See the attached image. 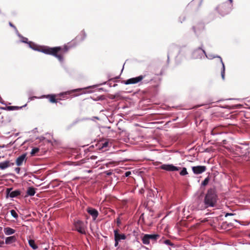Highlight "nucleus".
Listing matches in <instances>:
<instances>
[{
    "mask_svg": "<svg viewBox=\"0 0 250 250\" xmlns=\"http://www.w3.org/2000/svg\"><path fill=\"white\" fill-rule=\"evenodd\" d=\"M35 193V188L33 187H29L26 191L27 194L30 196H34Z\"/></svg>",
    "mask_w": 250,
    "mask_h": 250,
    "instance_id": "393cba45",
    "label": "nucleus"
},
{
    "mask_svg": "<svg viewBox=\"0 0 250 250\" xmlns=\"http://www.w3.org/2000/svg\"><path fill=\"white\" fill-rule=\"evenodd\" d=\"M28 45L30 48L34 50L55 57L62 63L63 67L66 70V67L63 65V57L62 54L59 53L60 51L62 50V47L56 46L51 47L48 46H42L39 47L35 43L32 42H28Z\"/></svg>",
    "mask_w": 250,
    "mask_h": 250,
    "instance_id": "f257e3e1",
    "label": "nucleus"
},
{
    "mask_svg": "<svg viewBox=\"0 0 250 250\" xmlns=\"http://www.w3.org/2000/svg\"><path fill=\"white\" fill-rule=\"evenodd\" d=\"M106 82H104V83H101L100 84L102 85V84H106Z\"/></svg>",
    "mask_w": 250,
    "mask_h": 250,
    "instance_id": "864d4df0",
    "label": "nucleus"
},
{
    "mask_svg": "<svg viewBox=\"0 0 250 250\" xmlns=\"http://www.w3.org/2000/svg\"><path fill=\"white\" fill-rule=\"evenodd\" d=\"M81 90H82V89L78 88V89H76L73 90V91H80Z\"/></svg>",
    "mask_w": 250,
    "mask_h": 250,
    "instance_id": "de8ad7c7",
    "label": "nucleus"
},
{
    "mask_svg": "<svg viewBox=\"0 0 250 250\" xmlns=\"http://www.w3.org/2000/svg\"><path fill=\"white\" fill-rule=\"evenodd\" d=\"M205 57L209 59L212 60L214 58H217L218 59L219 63L221 64V77L223 80H225V64L223 62L222 59L220 56L215 55L211 54H207L206 53V55H205Z\"/></svg>",
    "mask_w": 250,
    "mask_h": 250,
    "instance_id": "39448f33",
    "label": "nucleus"
},
{
    "mask_svg": "<svg viewBox=\"0 0 250 250\" xmlns=\"http://www.w3.org/2000/svg\"><path fill=\"white\" fill-rule=\"evenodd\" d=\"M0 238L3 239L4 238V236L3 234H0Z\"/></svg>",
    "mask_w": 250,
    "mask_h": 250,
    "instance_id": "09e8293b",
    "label": "nucleus"
},
{
    "mask_svg": "<svg viewBox=\"0 0 250 250\" xmlns=\"http://www.w3.org/2000/svg\"><path fill=\"white\" fill-rule=\"evenodd\" d=\"M114 240H116L119 242H121V240H125L126 238V236L125 234L119 233L117 229L114 230Z\"/></svg>",
    "mask_w": 250,
    "mask_h": 250,
    "instance_id": "ddd939ff",
    "label": "nucleus"
},
{
    "mask_svg": "<svg viewBox=\"0 0 250 250\" xmlns=\"http://www.w3.org/2000/svg\"><path fill=\"white\" fill-rule=\"evenodd\" d=\"M148 76V74L147 73H144L143 74L138 77L127 79L124 82V83L125 84H135L142 81L144 79L146 78V77Z\"/></svg>",
    "mask_w": 250,
    "mask_h": 250,
    "instance_id": "0eeeda50",
    "label": "nucleus"
},
{
    "mask_svg": "<svg viewBox=\"0 0 250 250\" xmlns=\"http://www.w3.org/2000/svg\"><path fill=\"white\" fill-rule=\"evenodd\" d=\"M17 36L21 39L20 42H21L25 43L28 44V42H29L27 38L22 36L21 35L18 30H17Z\"/></svg>",
    "mask_w": 250,
    "mask_h": 250,
    "instance_id": "b1692460",
    "label": "nucleus"
},
{
    "mask_svg": "<svg viewBox=\"0 0 250 250\" xmlns=\"http://www.w3.org/2000/svg\"><path fill=\"white\" fill-rule=\"evenodd\" d=\"M40 98H46L48 99L49 101L51 103H57L58 102V99H56V95L55 94H48L43 95L41 96Z\"/></svg>",
    "mask_w": 250,
    "mask_h": 250,
    "instance_id": "2eb2a0df",
    "label": "nucleus"
},
{
    "mask_svg": "<svg viewBox=\"0 0 250 250\" xmlns=\"http://www.w3.org/2000/svg\"><path fill=\"white\" fill-rule=\"evenodd\" d=\"M105 173L107 175H111L112 174V172L111 171H105Z\"/></svg>",
    "mask_w": 250,
    "mask_h": 250,
    "instance_id": "a18cd8bd",
    "label": "nucleus"
},
{
    "mask_svg": "<svg viewBox=\"0 0 250 250\" xmlns=\"http://www.w3.org/2000/svg\"><path fill=\"white\" fill-rule=\"evenodd\" d=\"M35 99H40V97H37L36 96H33V97H29L28 99V100H29V101H30L33 100Z\"/></svg>",
    "mask_w": 250,
    "mask_h": 250,
    "instance_id": "e433bc0d",
    "label": "nucleus"
},
{
    "mask_svg": "<svg viewBox=\"0 0 250 250\" xmlns=\"http://www.w3.org/2000/svg\"><path fill=\"white\" fill-rule=\"evenodd\" d=\"M16 241L17 238L16 236H11L7 237L5 238V243L7 245H10L13 243L15 242Z\"/></svg>",
    "mask_w": 250,
    "mask_h": 250,
    "instance_id": "6ab92c4d",
    "label": "nucleus"
},
{
    "mask_svg": "<svg viewBox=\"0 0 250 250\" xmlns=\"http://www.w3.org/2000/svg\"><path fill=\"white\" fill-rule=\"evenodd\" d=\"M4 242L3 241H0V248L2 247L4 244Z\"/></svg>",
    "mask_w": 250,
    "mask_h": 250,
    "instance_id": "c03bdc74",
    "label": "nucleus"
},
{
    "mask_svg": "<svg viewBox=\"0 0 250 250\" xmlns=\"http://www.w3.org/2000/svg\"><path fill=\"white\" fill-rule=\"evenodd\" d=\"M26 156V153H23L19 157H18L16 161V164L17 166H21L24 161H25V158Z\"/></svg>",
    "mask_w": 250,
    "mask_h": 250,
    "instance_id": "a211bd4d",
    "label": "nucleus"
},
{
    "mask_svg": "<svg viewBox=\"0 0 250 250\" xmlns=\"http://www.w3.org/2000/svg\"><path fill=\"white\" fill-rule=\"evenodd\" d=\"M203 44L201 45L194 49L191 53V58L192 59H203L205 58V55H206V51L203 48Z\"/></svg>",
    "mask_w": 250,
    "mask_h": 250,
    "instance_id": "20e7f679",
    "label": "nucleus"
},
{
    "mask_svg": "<svg viewBox=\"0 0 250 250\" xmlns=\"http://www.w3.org/2000/svg\"><path fill=\"white\" fill-rule=\"evenodd\" d=\"M9 24L10 26L13 27L16 30V31L17 32V29L16 27L11 22H10Z\"/></svg>",
    "mask_w": 250,
    "mask_h": 250,
    "instance_id": "37998d69",
    "label": "nucleus"
},
{
    "mask_svg": "<svg viewBox=\"0 0 250 250\" xmlns=\"http://www.w3.org/2000/svg\"><path fill=\"white\" fill-rule=\"evenodd\" d=\"M234 221H235V222H237V223H240V222H239L238 220H237L234 219Z\"/></svg>",
    "mask_w": 250,
    "mask_h": 250,
    "instance_id": "603ef678",
    "label": "nucleus"
},
{
    "mask_svg": "<svg viewBox=\"0 0 250 250\" xmlns=\"http://www.w3.org/2000/svg\"><path fill=\"white\" fill-rule=\"evenodd\" d=\"M234 215V214H233V213H226L225 214V216L226 217H228V216H233V215Z\"/></svg>",
    "mask_w": 250,
    "mask_h": 250,
    "instance_id": "a19ab883",
    "label": "nucleus"
},
{
    "mask_svg": "<svg viewBox=\"0 0 250 250\" xmlns=\"http://www.w3.org/2000/svg\"><path fill=\"white\" fill-rule=\"evenodd\" d=\"M87 211L91 215L93 220H95L99 215V212L97 210L92 208H87Z\"/></svg>",
    "mask_w": 250,
    "mask_h": 250,
    "instance_id": "f3484780",
    "label": "nucleus"
},
{
    "mask_svg": "<svg viewBox=\"0 0 250 250\" xmlns=\"http://www.w3.org/2000/svg\"><path fill=\"white\" fill-rule=\"evenodd\" d=\"M6 193L7 196H9L11 198H14L20 195L21 194V192L19 190L12 191V188H7Z\"/></svg>",
    "mask_w": 250,
    "mask_h": 250,
    "instance_id": "4468645a",
    "label": "nucleus"
},
{
    "mask_svg": "<svg viewBox=\"0 0 250 250\" xmlns=\"http://www.w3.org/2000/svg\"><path fill=\"white\" fill-rule=\"evenodd\" d=\"M90 87H90V86H88V87H87L85 88V89H86V88H90Z\"/></svg>",
    "mask_w": 250,
    "mask_h": 250,
    "instance_id": "6e6d98bb",
    "label": "nucleus"
},
{
    "mask_svg": "<svg viewBox=\"0 0 250 250\" xmlns=\"http://www.w3.org/2000/svg\"><path fill=\"white\" fill-rule=\"evenodd\" d=\"M75 229L81 234L86 233V226L83 222L78 220L74 222Z\"/></svg>",
    "mask_w": 250,
    "mask_h": 250,
    "instance_id": "6e6552de",
    "label": "nucleus"
},
{
    "mask_svg": "<svg viewBox=\"0 0 250 250\" xmlns=\"http://www.w3.org/2000/svg\"><path fill=\"white\" fill-rule=\"evenodd\" d=\"M1 10H0V14H1Z\"/></svg>",
    "mask_w": 250,
    "mask_h": 250,
    "instance_id": "052dcab7",
    "label": "nucleus"
},
{
    "mask_svg": "<svg viewBox=\"0 0 250 250\" xmlns=\"http://www.w3.org/2000/svg\"><path fill=\"white\" fill-rule=\"evenodd\" d=\"M175 48V46L174 45H171L170 47H169V50H168V52L167 53V61H169V56H170V50H173Z\"/></svg>",
    "mask_w": 250,
    "mask_h": 250,
    "instance_id": "473e14b6",
    "label": "nucleus"
},
{
    "mask_svg": "<svg viewBox=\"0 0 250 250\" xmlns=\"http://www.w3.org/2000/svg\"><path fill=\"white\" fill-rule=\"evenodd\" d=\"M69 94V92L67 91L65 92L61 93L59 94L60 96H64V95H66Z\"/></svg>",
    "mask_w": 250,
    "mask_h": 250,
    "instance_id": "c9c22d12",
    "label": "nucleus"
},
{
    "mask_svg": "<svg viewBox=\"0 0 250 250\" xmlns=\"http://www.w3.org/2000/svg\"><path fill=\"white\" fill-rule=\"evenodd\" d=\"M10 166V162L9 161H5L0 163V168L1 169H5Z\"/></svg>",
    "mask_w": 250,
    "mask_h": 250,
    "instance_id": "5701e85b",
    "label": "nucleus"
},
{
    "mask_svg": "<svg viewBox=\"0 0 250 250\" xmlns=\"http://www.w3.org/2000/svg\"><path fill=\"white\" fill-rule=\"evenodd\" d=\"M100 90H103V88H100Z\"/></svg>",
    "mask_w": 250,
    "mask_h": 250,
    "instance_id": "4d7b16f0",
    "label": "nucleus"
},
{
    "mask_svg": "<svg viewBox=\"0 0 250 250\" xmlns=\"http://www.w3.org/2000/svg\"><path fill=\"white\" fill-rule=\"evenodd\" d=\"M109 86H111V84H109Z\"/></svg>",
    "mask_w": 250,
    "mask_h": 250,
    "instance_id": "bf43d9fd",
    "label": "nucleus"
},
{
    "mask_svg": "<svg viewBox=\"0 0 250 250\" xmlns=\"http://www.w3.org/2000/svg\"><path fill=\"white\" fill-rule=\"evenodd\" d=\"M2 230V228L0 227V231Z\"/></svg>",
    "mask_w": 250,
    "mask_h": 250,
    "instance_id": "5fc2aeb1",
    "label": "nucleus"
},
{
    "mask_svg": "<svg viewBox=\"0 0 250 250\" xmlns=\"http://www.w3.org/2000/svg\"><path fill=\"white\" fill-rule=\"evenodd\" d=\"M86 37V34L84 30H83L75 38V42H76L77 43H80L83 41Z\"/></svg>",
    "mask_w": 250,
    "mask_h": 250,
    "instance_id": "dca6fc26",
    "label": "nucleus"
},
{
    "mask_svg": "<svg viewBox=\"0 0 250 250\" xmlns=\"http://www.w3.org/2000/svg\"><path fill=\"white\" fill-rule=\"evenodd\" d=\"M116 96L115 95H112L111 96V97H110V99H115Z\"/></svg>",
    "mask_w": 250,
    "mask_h": 250,
    "instance_id": "49530a36",
    "label": "nucleus"
},
{
    "mask_svg": "<svg viewBox=\"0 0 250 250\" xmlns=\"http://www.w3.org/2000/svg\"><path fill=\"white\" fill-rule=\"evenodd\" d=\"M192 29L197 37H199L205 30V25L202 22L197 23L192 26Z\"/></svg>",
    "mask_w": 250,
    "mask_h": 250,
    "instance_id": "1a4fd4ad",
    "label": "nucleus"
},
{
    "mask_svg": "<svg viewBox=\"0 0 250 250\" xmlns=\"http://www.w3.org/2000/svg\"><path fill=\"white\" fill-rule=\"evenodd\" d=\"M119 242L117 241L116 240H115V244H114V246L115 247H118V245H119Z\"/></svg>",
    "mask_w": 250,
    "mask_h": 250,
    "instance_id": "79ce46f5",
    "label": "nucleus"
},
{
    "mask_svg": "<svg viewBox=\"0 0 250 250\" xmlns=\"http://www.w3.org/2000/svg\"><path fill=\"white\" fill-rule=\"evenodd\" d=\"M26 105V104H24L23 106H8L5 107H3L2 109H6L9 111L16 110L21 109L22 107H25Z\"/></svg>",
    "mask_w": 250,
    "mask_h": 250,
    "instance_id": "aec40b11",
    "label": "nucleus"
},
{
    "mask_svg": "<svg viewBox=\"0 0 250 250\" xmlns=\"http://www.w3.org/2000/svg\"><path fill=\"white\" fill-rule=\"evenodd\" d=\"M20 170H21V169L19 167H16L15 169V171L16 172V173L17 174H20Z\"/></svg>",
    "mask_w": 250,
    "mask_h": 250,
    "instance_id": "ea45409f",
    "label": "nucleus"
},
{
    "mask_svg": "<svg viewBox=\"0 0 250 250\" xmlns=\"http://www.w3.org/2000/svg\"><path fill=\"white\" fill-rule=\"evenodd\" d=\"M160 168L167 171H176L179 170L180 167L174 166L172 164H163L160 166Z\"/></svg>",
    "mask_w": 250,
    "mask_h": 250,
    "instance_id": "9d476101",
    "label": "nucleus"
},
{
    "mask_svg": "<svg viewBox=\"0 0 250 250\" xmlns=\"http://www.w3.org/2000/svg\"><path fill=\"white\" fill-rule=\"evenodd\" d=\"M145 73H147L148 74V76H146V78L142 80V83L147 84L151 82L153 80V78L152 74L149 72H146Z\"/></svg>",
    "mask_w": 250,
    "mask_h": 250,
    "instance_id": "412c9836",
    "label": "nucleus"
},
{
    "mask_svg": "<svg viewBox=\"0 0 250 250\" xmlns=\"http://www.w3.org/2000/svg\"><path fill=\"white\" fill-rule=\"evenodd\" d=\"M207 169V167L205 166H197L192 167L193 172L195 174H201L205 172Z\"/></svg>",
    "mask_w": 250,
    "mask_h": 250,
    "instance_id": "f8f14e48",
    "label": "nucleus"
},
{
    "mask_svg": "<svg viewBox=\"0 0 250 250\" xmlns=\"http://www.w3.org/2000/svg\"><path fill=\"white\" fill-rule=\"evenodd\" d=\"M109 142L108 141H105L104 142H102L100 144V148H104L108 146Z\"/></svg>",
    "mask_w": 250,
    "mask_h": 250,
    "instance_id": "cd10ccee",
    "label": "nucleus"
},
{
    "mask_svg": "<svg viewBox=\"0 0 250 250\" xmlns=\"http://www.w3.org/2000/svg\"><path fill=\"white\" fill-rule=\"evenodd\" d=\"M228 6L229 5L225 2L219 5L218 7L219 14L223 16L229 13L230 12H228L227 11V8Z\"/></svg>",
    "mask_w": 250,
    "mask_h": 250,
    "instance_id": "9b49d317",
    "label": "nucleus"
},
{
    "mask_svg": "<svg viewBox=\"0 0 250 250\" xmlns=\"http://www.w3.org/2000/svg\"><path fill=\"white\" fill-rule=\"evenodd\" d=\"M67 51V48H65V51Z\"/></svg>",
    "mask_w": 250,
    "mask_h": 250,
    "instance_id": "13d9d810",
    "label": "nucleus"
},
{
    "mask_svg": "<svg viewBox=\"0 0 250 250\" xmlns=\"http://www.w3.org/2000/svg\"><path fill=\"white\" fill-rule=\"evenodd\" d=\"M11 215L15 219H17L18 217V215L16 211L12 209L10 210Z\"/></svg>",
    "mask_w": 250,
    "mask_h": 250,
    "instance_id": "7c9ffc66",
    "label": "nucleus"
},
{
    "mask_svg": "<svg viewBox=\"0 0 250 250\" xmlns=\"http://www.w3.org/2000/svg\"><path fill=\"white\" fill-rule=\"evenodd\" d=\"M5 147H6V146H5V145L0 146V148H4Z\"/></svg>",
    "mask_w": 250,
    "mask_h": 250,
    "instance_id": "8fccbe9b",
    "label": "nucleus"
},
{
    "mask_svg": "<svg viewBox=\"0 0 250 250\" xmlns=\"http://www.w3.org/2000/svg\"><path fill=\"white\" fill-rule=\"evenodd\" d=\"M28 244L29 246L33 249L36 250L38 248V246L36 245L35 241L32 239L28 240Z\"/></svg>",
    "mask_w": 250,
    "mask_h": 250,
    "instance_id": "a878e982",
    "label": "nucleus"
},
{
    "mask_svg": "<svg viewBox=\"0 0 250 250\" xmlns=\"http://www.w3.org/2000/svg\"><path fill=\"white\" fill-rule=\"evenodd\" d=\"M186 18L185 16H183V17H179V21L181 22V23H182L183 21H185Z\"/></svg>",
    "mask_w": 250,
    "mask_h": 250,
    "instance_id": "4c0bfd02",
    "label": "nucleus"
},
{
    "mask_svg": "<svg viewBox=\"0 0 250 250\" xmlns=\"http://www.w3.org/2000/svg\"><path fill=\"white\" fill-rule=\"evenodd\" d=\"M249 237H250V234H249Z\"/></svg>",
    "mask_w": 250,
    "mask_h": 250,
    "instance_id": "680f3d73",
    "label": "nucleus"
},
{
    "mask_svg": "<svg viewBox=\"0 0 250 250\" xmlns=\"http://www.w3.org/2000/svg\"><path fill=\"white\" fill-rule=\"evenodd\" d=\"M209 178L208 177H207L205 179V180L202 182L201 185L203 186H205L207 185L209 182Z\"/></svg>",
    "mask_w": 250,
    "mask_h": 250,
    "instance_id": "2f4dec72",
    "label": "nucleus"
},
{
    "mask_svg": "<svg viewBox=\"0 0 250 250\" xmlns=\"http://www.w3.org/2000/svg\"><path fill=\"white\" fill-rule=\"evenodd\" d=\"M217 200L218 196L215 189L212 188L208 189L205 196L203 206L201 207V209L214 207Z\"/></svg>",
    "mask_w": 250,
    "mask_h": 250,
    "instance_id": "f03ea898",
    "label": "nucleus"
},
{
    "mask_svg": "<svg viewBox=\"0 0 250 250\" xmlns=\"http://www.w3.org/2000/svg\"><path fill=\"white\" fill-rule=\"evenodd\" d=\"M39 148L38 147H34L31 150V155L33 156L36 153H37V152H38L39 151Z\"/></svg>",
    "mask_w": 250,
    "mask_h": 250,
    "instance_id": "c85d7f7f",
    "label": "nucleus"
},
{
    "mask_svg": "<svg viewBox=\"0 0 250 250\" xmlns=\"http://www.w3.org/2000/svg\"><path fill=\"white\" fill-rule=\"evenodd\" d=\"M233 0H228L225 2L229 5L228 7L227 8L228 12H231L232 9L233 4H232Z\"/></svg>",
    "mask_w": 250,
    "mask_h": 250,
    "instance_id": "bb28decb",
    "label": "nucleus"
},
{
    "mask_svg": "<svg viewBox=\"0 0 250 250\" xmlns=\"http://www.w3.org/2000/svg\"><path fill=\"white\" fill-rule=\"evenodd\" d=\"M248 149V144L247 143L236 146V151L238 155L240 156H248L249 158H250V152Z\"/></svg>",
    "mask_w": 250,
    "mask_h": 250,
    "instance_id": "7ed1b4c3",
    "label": "nucleus"
},
{
    "mask_svg": "<svg viewBox=\"0 0 250 250\" xmlns=\"http://www.w3.org/2000/svg\"><path fill=\"white\" fill-rule=\"evenodd\" d=\"M131 172L130 171H127L126 172H125V176L126 177H127L128 176H130V175L131 174Z\"/></svg>",
    "mask_w": 250,
    "mask_h": 250,
    "instance_id": "58836bf2",
    "label": "nucleus"
},
{
    "mask_svg": "<svg viewBox=\"0 0 250 250\" xmlns=\"http://www.w3.org/2000/svg\"><path fill=\"white\" fill-rule=\"evenodd\" d=\"M164 243L169 246H174V244L171 243V242L169 240H165L164 241Z\"/></svg>",
    "mask_w": 250,
    "mask_h": 250,
    "instance_id": "72a5a7b5",
    "label": "nucleus"
},
{
    "mask_svg": "<svg viewBox=\"0 0 250 250\" xmlns=\"http://www.w3.org/2000/svg\"><path fill=\"white\" fill-rule=\"evenodd\" d=\"M223 225L225 226L226 225L228 228L229 227H233V224L232 223H228L227 222H223Z\"/></svg>",
    "mask_w": 250,
    "mask_h": 250,
    "instance_id": "f704fd0d",
    "label": "nucleus"
},
{
    "mask_svg": "<svg viewBox=\"0 0 250 250\" xmlns=\"http://www.w3.org/2000/svg\"><path fill=\"white\" fill-rule=\"evenodd\" d=\"M188 173L186 167H183L180 172V174L182 176L186 175L188 174Z\"/></svg>",
    "mask_w": 250,
    "mask_h": 250,
    "instance_id": "c756f323",
    "label": "nucleus"
},
{
    "mask_svg": "<svg viewBox=\"0 0 250 250\" xmlns=\"http://www.w3.org/2000/svg\"><path fill=\"white\" fill-rule=\"evenodd\" d=\"M160 235L157 234H145L142 238L143 243L145 245H148L150 241L152 243L155 242L159 238Z\"/></svg>",
    "mask_w": 250,
    "mask_h": 250,
    "instance_id": "423d86ee",
    "label": "nucleus"
},
{
    "mask_svg": "<svg viewBox=\"0 0 250 250\" xmlns=\"http://www.w3.org/2000/svg\"><path fill=\"white\" fill-rule=\"evenodd\" d=\"M3 231L5 235H12L16 232V230L10 227H6L4 228Z\"/></svg>",
    "mask_w": 250,
    "mask_h": 250,
    "instance_id": "4be33fe9",
    "label": "nucleus"
},
{
    "mask_svg": "<svg viewBox=\"0 0 250 250\" xmlns=\"http://www.w3.org/2000/svg\"><path fill=\"white\" fill-rule=\"evenodd\" d=\"M117 223L118 224H120L121 223V222L119 219L117 220Z\"/></svg>",
    "mask_w": 250,
    "mask_h": 250,
    "instance_id": "3c124183",
    "label": "nucleus"
}]
</instances>
